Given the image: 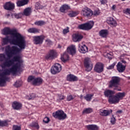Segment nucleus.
<instances>
[{"mask_svg":"<svg viewBox=\"0 0 130 130\" xmlns=\"http://www.w3.org/2000/svg\"><path fill=\"white\" fill-rule=\"evenodd\" d=\"M3 43L4 45H7L9 43L10 44L15 45L12 46L8 45L6 46V53L9 58H11L13 55L19 54L22 50L25 49L26 46V41L24 37H13L12 39H10L9 36H6V37L3 38Z\"/></svg>","mask_w":130,"mask_h":130,"instance_id":"1","label":"nucleus"},{"mask_svg":"<svg viewBox=\"0 0 130 130\" xmlns=\"http://www.w3.org/2000/svg\"><path fill=\"white\" fill-rule=\"evenodd\" d=\"M7 60V58L5 54H0V61H6L1 65V67L3 69H5L6 67L9 68L11 66L12 68L14 66L18 64V68H17V73L18 70L21 68V63L23 62V60H21V57L20 56H14L11 60Z\"/></svg>","mask_w":130,"mask_h":130,"instance_id":"2","label":"nucleus"},{"mask_svg":"<svg viewBox=\"0 0 130 130\" xmlns=\"http://www.w3.org/2000/svg\"><path fill=\"white\" fill-rule=\"evenodd\" d=\"M18 68L19 65L15 64V65L12 66L11 68H6V69L2 70L3 72L0 73V86L3 87L5 86L7 78L8 77L7 76H9L11 74L13 76L16 75Z\"/></svg>","mask_w":130,"mask_h":130,"instance_id":"3","label":"nucleus"},{"mask_svg":"<svg viewBox=\"0 0 130 130\" xmlns=\"http://www.w3.org/2000/svg\"><path fill=\"white\" fill-rule=\"evenodd\" d=\"M120 79L118 76H113L111 80L109 82V87L113 88L114 90L121 91V88H119Z\"/></svg>","mask_w":130,"mask_h":130,"instance_id":"4","label":"nucleus"},{"mask_svg":"<svg viewBox=\"0 0 130 130\" xmlns=\"http://www.w3.org/2000/svg\"><path fill=\"white\" fill-rule=\"evenodd\" d=\"M3 35H11L13 37H24L21 34L17 32L15 28L11 29L10 27H6L3 30Z\"/></svg>","mask_w":130,"mask_h":130,"instance_id":"5","label":"nucleus"},{"mask_svg":"<svg viewBox=\"0 0 130 130\" xmlns=\"http://www.w3.org/2000/svg\"><path fill=\"white\" fill-rule=\"evenodd\" d=\"M27 82L31 83L34 86H40L43 82L41 77H35V76H29L27 78Z\"/></svg>","mask_w":130,"mask_h":130,"instance_id":"6","label":"nucleus"},{"mask_svg":"<svg viewBox=\"0 0 130 130\" xmlns=\"http://www.w3.org/2000/svg\"><path fill=\"white\" fill-rule=\"evenodd\" d=\"M94 26V22L90 21L88 22L81 24L78 25V28L82 30H89L92 29Z\"/></svg>","mask_w":130,"mask_h":130,"instance_id":"7","label":"nucleus"},{"mask_svg":"<svg viewBox=\"0 0 130 130\" xmlns=\"http://www.w3.org/2000/svg\"><path fill=\"white\" fill-rule=\"evenodd\" d=\"M52 116L58 120H64L67 117V114L62 110H58L53 113Z\"/></svg>","mask_w":130,"mask_h":130,"instance_id":"8","label":"nucleus"},{"mask_svg":"<svg viewBox=\"0 0 130 130\" xmlns=\"http://www.w3.org/2000/svg\"><path fill=\"white\" fill-rule=\"evenodd\" d=\"M81 14L85 18H90L93 16V11L88 7H85L81 10Z\"/></svg>","mask_w":130,"mask_h":130,"instance_id":"9","label":"nucleus"},{"mask_svg":"<svg viewBox=\"0 0 130 130\" xmlns=\"http://www.w3.org/2000/svg\"><path fill=\"white\" fill-rule=\"evenodd\" d=\"M62 69L61 65H60L58 63H56L51 68V73L53 75H55L59 73Z\"/></svg>","mask_w":130,"mask_h":130,"instance_id":"10","label":"nucleus"},{"mask_svg":"<svg viewBox=\"0 0 130 130\" xmlns=\"http://www.w3.org/2000/svg\"><path fill=\"white\" fill-rule=\"evenodd\" d=\"M34 39V44L36 45L42 44L43 41L45 39V36L43 35L34 36L32 37Z\"/></svg>","mask_w":130,"mask_h":130,"instance_id":"11","label":"nucleus"},{"mask_svg":"<svg viewBox=\"0 0 130 130\" xmlns=\"http://www.w3.org/2000/svg\"><path fill=\"white\" fill-rule=\"evenodd\" d=\"M57 53L54 50H50L48 54L45 56V59L47 60L54 59L56 57Z\"/></svg>","mask_w":130,"mask_h":130,"instance_id":"12","label":"nucleus"},{"mask_svg":"<svg viewBox=\"0 0 130 130\" xmlns=\"http://www.w3.org/2000/svg\"><path fill=\"white\" fill-rule=\"evenodd\" d=\"M104 70V66L103 63H97L94 67V71L99 74L103 72Z\"/></svg>","mask_w":130,"mask_h":130,"instance_id":"13","label":"nucleus"},{"mask_svg":"<svg viewBox=\"0 0 130 130\" xmlns=\"http://www.w3.org/2000/svg\"><path fill=\"white\" fill-rule=\"evenodd\" d=\"M15 4L11 2H7L4 5V8L7 11H12L15 9Z\"/></svg>","mask_w":130,"mask_h":130,"instance_id":"14","label":"nucleus"},{"mask_svg":"<svg viewBox=\"0 0 130 130\" xmlns=\"http://www.w3.org/2000/svg\"><path fill=\"white\" fill-rule=\"evenodd\" d=\"M84 66L88 70V72L92 70L93 68V65L89 58H85V59H84Z\"/></svg>","mask_w":130,"mask_h":130,"instance_id":"15","label":"nucleus"},{"mask_svg":"<svg viewBox=\"0 0 130 130\" xmlns=\"http://www.w3.org/2000/svg\"><path fill=\"white\" fill-rule=\"evenodd\" d=\"M67 52L73 56L76 53V48L74 45H72L67 48Z\"/></svg>","mask_w":130,"mask_h":130,"instance_id":"16","label":"nucleus"},{"mask_svg":"<svg viewBox=\"0 0 130 130\" xmlns=\"http://www.w3.org/2000/svg\"><path fill=\"white\" fill-rule=\"evenodd\" d=\"M83 38V36L80 34H75L73 35V41L74 42H79Z\"/></svg>","mask_w":130,"mask_h":130,"instance_id":"17","label":"nucleus"},{"mask_svg":"<svg viewBox=\"0 0 130 130\" xmlns=\"http://www.w3.org/2000/svg\"><path fill=\"white\" fill-rule=\"evenodd\" d=\"M78 50L80 53H82L83 54H85L88 51V47L85 44H84L83 45L79 44Z\"/></svg>","mask_w":130,"mask_h":130,"instance_id":"18","label":"nucleus"},{"mask_svg":"<svg viewBox=\"0 0 130 130\" xmlns=\"http://www.w3.org/2000/svg\"><path fill=\"white\" fill-rule=\"evenodd\" d=\"M107 23L112 27L117 26V22L113 17H108L107 19Z\"/></svg>","mask_w":130,"mask_h":130,"instance_id":"19","label":"nucleus"},{"mask_svg":"<svg viewBox=\"0 0 130 130\" xmlns=\"http://www.w3.org/2000/svg\"><path fill=\"white\" fill-rule=\"evenodd\" d=\"M126 65H122L121 62H118L116 65L117 70L119 73H123L126 69Z\"/></svg>","mask_w":130,"mask_h":130,"instance_id":"20","label":"nucleus"},{"mask_svg":"<svg viewBox=\"0 0 130 130\" xmlns=\"http://www.w3.org/2000/svg\"><path fill=\"white\" fill-rule=\"evenodd\" d=\"M108 102L109 103L113 104H116L119 102V100L117 98L116 95H114V94L108 99Z\"/></svg>","mask_w":130,"mask_h":130,"instance_id":"21","label":"nucleus"},{"mask_svg":"<svg viewBox=\"0 0 130 130\" xmlns=\"http://www.w3.org/2000/svg\"><path fill=\"white\" fill-rule=\"evenodd\" d=\"M111 113H112V110H106L101 109L99 111V114L101 116H108Z\"/></svg>","mask_w":130,"mask_h":130,"instance_id":"22","label":"nucleus"},{"mask_svg":"<svg viewBox=\"0 0 130 130\" xmlns=\"http://www.w3.org/2000/svg\"><path fill=\"white\" fill-rule=\"evenodd\" d=\"M22 104L19 102H14L12 103V108L14 110H20L22 108Z\"/></svg>","mask_w":130,"mask_h":130,"instance_id":"23","label":"nucleus"},{"mask_svg":"<svg viewBox=\"0 0 130 130\" xmlns=\"http://www.w3.org/2000/svg\"><path fill=\"white\" fill-rule=\"evenodd\" d=\"M28 2L29 0L18 1L17 2H16V5H17V7H20L27 5Z\"/></svg>","mask_w":130,"mask_h":130,"instance_id":"24","label":"nucleus"},{"mask_svg":"<svg viewBox=\"0 0 130 130\" xmlns=\"http://www.w3.org/2000/svg\"><path fill=\"white\" fill-rule=\"evenodd\" d=\"M67 79L70 82H75L78 80V77H77V76H75V75H73L72 74H69V75H68Z\"/></svg>","mask_w":130,"mask_h":130,"instance_id":"25","label":"nucleus"},{"mask_svg":"<svg viewBox=\"0 0 130 130\" xmlns=\"http://www.w3.org/2000/svg\"><path fill=\"white\" fill-rule=\"evenodd\" d=\"M114 94L115 92L112 90H107L104 91V95L105 97L109 98V99H110Z\"/></svg>","mask_w":130,"mask_h":130,"instance_id":"26","label":"nucleus"},{"mask_svg":"<svg viewBox=\"0 0 130 130\" xmlns=\"http://www.w3.org/2000/svg\"><path fill=\"white\" fill-rule=\"evenodd\" d=\"M69 9H70V7L68 5L64 4L60 7V11L61 13H65L66 11Z\"/></svg>","mask_w":130,"mask_h":130,"instance_id":"27","label":"nucleus"},{"mask_svg":"<svg viewBox=\"0 0 130 130\" xmlns=\"http://www.w3.org/2000/svg\"><path fill=\"white\" fill-rule=\"evenodd\" d=\"M40 30L36 27H31L27 29V31L31 34H38L40 32Z\"/></svg>","mask_w":130,"mask_h":130,"instance_id":"28","label":"nucleus"},{"mask_svg":"<svg viewBox=\"0 0 130 130\" xmlns=\"http://www.w3.org/2000/svg\"><path fill=\"white\" fill-rule=\"evenodd\" d=\"M69 58V55L68 54L67 52H65L61 56L60 59L63 62H66Z\"/></svg>","mask_w":130,"mask_h":130,"instance_id":"29","label":"nucleus"},{"mask_svg":"<svg viewBox=\"0 0 130 130\" xmlns=\"http://www.w3.org/2000/svg\"><path fill=\"white\" fill-rule=\"evenodd\" d=\"M86 128L88 130H99V127L98 125L91 124L86 126Z\"/></svg>","mask_w":130,"mask_h":130,"instance_id":"30","label":"nucleus"},{"mask_svg":"<svg viewBox=\"0 0 130 130\" xmlns=\"http://www.w3.org/2000/svg\"><path fill=\"white\" fill-rule=\"evenodd\" d=\"M93 96H94L93 94H87L85 96H84V99L85 100H86L87 102H91Z\"/></svg>","mask_w":130,"mask_h":130,"instance_id":"31","label":"nucleus"},{"mask_svg":"<svg viewBox=\"0 0 130 130\" xmlns=\"http://www.w3.org/2000/svg\"><path fill=\"white\" fill-rule=\"evenodd\" d=\"M32 11L31 8H26L24 9V11H23V14L26 16H28L31 14Z\"/></svg>","mask_w":130,"mask_h":130,"instance_id":"32","label":"nucleus"},{"mask_svg":"<svg viewBox=\"0 0 130 130\" xmlns=\"http://www.w3.org/2000/svg\"><path fill=\"white\" fill-rule=\"evenodd\" d=\"M108 32L107 29H102L100 32V35L102 37L106 38L108 35Z\"/></svg>","mask_w":130,"mask_h":130,"instance_id":"33","label":"nucleus"},{"mask_svg":"<svg viewBox=\"0 0 130 130\" xmlns=\"http://www.w3.org/2000/svg\"><path fill=\"white\" fill-rule=\"evenodd\" d=\"M46 24V22L44 20H38L35 22V25L42 26Z\"/></svg>","mask_w":130,"mask_h":130,"instance_id":"34","label":"nucleus"},{"mask_svg":"<svg viewBox=\"0 0 130 130\" xmlns=\"http://www.w3.org/2000/svg\"><path fill=\"white\" fill-rule=\"evenodd\" d=\"M93 112V109L90 108H85L82 111V114H88Z\"/></svg>","mask_w":130,"mask_h":130,"instance_id":"35","label":"nucleus"},{"mask_svg":"<svg viewBox=\"0 0 130 130\" xmlns=\"http://www.w3.org/2000/svg\"><path fill=\"white\" fill-rule=\"evenodd\" d=\"M116 96L117 98L119 99V101H120V100H122L125 96V92H119L116 94Z\"/></svg>","mask_w":130,"mask_h":130,"instance_id":"36","label":"nucleus"},{"mask_svg":"<svg viewBox=\"0 0 130 130\" xmlns=\"http://www.w3.org/2000/svg\"><path fill=\"white\" fill-rule=\"evenodd\" d=\"M11 16H12V18H15L16 19H20L22 17V14L21 13H13L11 14Z\"/></svg>","mask_w":130,"mask_h":130,"instance_id":"37","label":"nucleus"},{"mask_svg":"<svg viewBox=\"0 0 130 130\" xmlns=\"http://www.w3.org/2000/svg\"><path fill=\"white\" fill-rule=\"evenodd\" d=\"M78 12L76 11H71L69 14L68 15L70 17H76L78 15Z\"/></svg>","mask_w":130,"mask_h":130,"instance_id":"38","label":"nucleus"},{"mask_svg":"<svg viewBox=\"0 0 130 130\" xmlns=\"http://www.w3.org/2000/svg\"><path fill=\"white\" fill-rule=\"evenodd\" d=\"M44 8V6L42 5L39 2L36 3V10H41Z\"/></svg>","mask_w":130,"mask_h":130,"instance_id":"39","label":"nucleus"},{"mask_svg":"<svg viewBox=\"0 0 130 130\" xmlns=\"http://www.w3.org/2000/svg\"><path fill=\"white\" fill-rule=\"evenodd\" d=\"M8 125V121L7 120L1 121L0 120V126H6Z\"/></svg>","mask_w":130,"mask_h":130,"instance_id":"40","label":"nucleus"},{"mask_svg":"<svg viewBox=\"0 0 130 130\" xmlns=\"http://www.w3.org/2000/svg\"><path fill=\"white\" fill-rule=\"evenodd\" d=\"M36 97V95L34 93H31L29 96H26V99L28 100H34Z\"/></svg>","mask_w":130,"mask_h":130,"instance_id":"41","label":"nucleus"},{"mask_svg":"<svg viewBox=\"0 0 130 130\" xmlns=\"http://www.w3.org/2000/svg\"><path fill=\"white\" fill-rule=\"evenodd\" d=\"M57 96H58V98L59 99L57 100V102H59V100L60 101L63 100L66 98V96L61 94H58Z\"/></svg>","mask_w":130,"mask_h":130,"instance_id":"42","label":"nucleus"},{"mask_svg":"<svg viewBox=\"0 0 130 130\" xmlns=\"http://www.w3.org/2000/svg\"><path fill=\"white\" fill-rule=\"evenodd\" d=\"M30 126L31 127H35L37 128V129L39 128V125H38V123L37 122H32L31 124H30Z\"/></svg>","mask_w":130,"mask_h":130,"instance_id":"43","label":"nucleus"},{"mask_svg":"<svg viewBox=\"0 0 130 130\" xmlns=\"http://www.w3.org/2000/svg\"><path fill=\"white\" fill-rule=\"evenodd\" d=\"M21 85H22V82H21V81H16V82L14 83V86L15 87H20Z\"/></svg>","mask_w":130,"mask_h":130,"instance_id":"44","label":"nucleus"},{"mask_svg":"<svg viewBox=\"0 0 130 130\" xmlns=\"http://www.w3.org/2000/svg\"><path fill=\"white\" fill-rule=\"evenodd\" d=\"M123 13L126 15H130V9L127 8L124 10Z\"/></svg>","mask_w":130,"mask_h":130,"instance_id":"45","label":"nucleus"},{"mask_svg":"<svg viewBox=\"0 0 130 130\" xmlns=\"http://www.w3.org/2000/svg\"><path fill=\"white\" fill-rule=\"evenodd\" d=\"M116 64V62H114L111 65H110L109 67L107 68L108 70H112L114 68V67L115 66Z\"/></svg>","mask_w":130,"mask_h":130,"instance_id":"46","label":"nucleus"},{"mask_svg":"<svg viewBox=\"0 0 130 130\" xmlns=\"http://www.w3.org/2000/svg\"><path fill=\"white\" fill-rule=\"evenodd\" d=\"M75 98H74L72 95H68L67 97V100L68 102H70L74 99Z\"/></svg>","mask_w":130,"mask_h":130,"instance_id":"47","label":"nucleus"},{"mask_svg":"<svg viewBox=\"0 0 130 130\" xmlns=\"http://www.w3.org/2000/svg\"><path fill=\"white\" fill-rule=\"evenodd\" d=\"M69 27L68 26H67L66 28L63 29L62 30V32L64 35L68 34L69 32Z\"/></svg>","mask_w":130,"mask_h":130,"instance_id":"48","label":"nucleus"},{"mask_svg":"<svg viewBox=\"0 0 130 130\" xmlns=\"http://www.w3.org/2000/svg\"><path fill=\"white\" fill-rule=\"evenodd\" d=\"M12 130H21V128L20 126L14 125L12 127Z\"/></svg>","mask_w":130,"mask_h":130,"instance_id":"49","label":"nucleus"},{"mask_svg":"<svg viewBox=\"0 0 130 130\" xmlns=\"http://www.w3.org/2000/svg\"><path fill=\"white\" fill-rule=\"evenodd\" d=\"M110 122L111 124H115L116 122V119L114 118V115H112V117L111 118Z\"/></svg>","mask_w":130,"mask_h":130,"instance_id":"50","label":"nucleus"},{"mask_svg":"<svg viewBox=\"0 0 130 130\" xmlns=\"http://www.w3.org/2000/svg\"><path fill=\"white\" fill-rule=\"evenodd\" d=\"M43 121L45 123H48L50 121V119L48 117H46L44 118Z\"/></svg>","mask_w":130,"mask_h":130,"instance_id":"51","label":"nucleus"},{"mask_svg":"<svg viewBox=\"0 0 130 130\" xmlns=\"http://www.w3.org/2000/svg\"><path fill=\"white\" fill-rule=\"evenodd\" d=\"M99 12L97 10H94V11H92V16H96L99 15Z\"/></svg>","mask_w":130,"mask_h":130,"instance_id":"52","label":"nucleus"},{"mask_svg":"<svg viewBox=\"0 0 130 130\" xmlns=\"http://www.w3.org/2000/svg\"><path fill=\"white\" fill-rule=\"evenodd\" d=\"M112 52H110V53H108L107 54V57L108 59H112Z\"/></svg>","mask_w":130,"mask_h":130,"instance_id":"53","label":"nucleus"},{"mask_svg":"<svg viewBox=\"0 0 130 130\" xmlns=\"http://www.w3.org/2000/svg\"><path fill=\"white\" fill-rule=\"evenodd\" d=\"M45 42L46 43L47 45H52V42L49 39H47L45 40Z\"/></svg>","mask_w":130,"mask_h":130,"instance_id":"54","label":"nucleus"},{"mask_svg":"<svg viewBox=\"0 0 130 130\" xmlns=\"http://www.w3.org/2000/svg\"><path fill=\"white\" fill-rule=\"evenodd\" d=\"M101 5H105L107 3V0H101L100 1Z\"/></svg>","mask_w":130,"mask_h":130,"instance_id":"55","label":"nucleus"},{"mask_svg":"<svg viewBox=\"0 0 130 130\" xmlns=\"http://www.w3.org/2000/svg\"><path fill=\"white\" fill-rule=\"evenodd\" d=\"M116 5H113L112 7V10L115 11H116Z\"/></svg>","mask_w":130,"mask_h":130,"instance_id":"56","label":"nucleus"},{"mask_svg":"<svg viewBox=\"0 0 130 130\" xmlns=\"http://www.w3.org/2000/svg\"><path fill=\"white\" fill-rule=\"evenodd\" d=\"M121 62H122V63H124V64L127 63V62L125 61V60H121Z\"/></svg>","mask_w":130,"mask_h":130,"instance_id":"57","label":"nucleus"},{"mask_svg":"<svg viewBox=\"0 0 130 130\" xmlns=\"http://www.w3.org/2000/svg\"><path fill=\"white\" fill-rule=\"evenodd\" d=\"M123 111L122 110H118V111L116 112V113L118 114H121L122 113Z\"/></svg>","mask_w":130,"mask_h":130,"instance_id":"58","label":"nucleus"},{"mask_svg":"<svg viewBox=\"0 0 130 130\" xmlns=\"http://www.w3.org/2000/svg\"><path fill=\"white\" fill-rule=\"evenodd\" d=\"M83 98V95H81L80 96V99L82 100Z\"/></svg>","mask_w":130,"mask_h":130,"instance_id":"59","label":"nucleus"},{"mask_svg":"<svg viewBox=\"0 0 130 130\" xmlns=\"http://www.w3.org/2000/svg\"><path fill=\"white\" fill-rule=\"evenodd\" d=\"M10 16V14H7V17H9Z\"/></svg>","mask_w":130,"mask_h":130,"instance_id":"60","label":"nucleus"},{"mask_svg":"<svg viewBox=\"0 0 130 130\" xmlns=\"http://www.w3.org/2000/svg\"><path fill=\"white\" fill-rule=\"evenodd\" d=\"M125 0H122V1H125Z\"/></svg>","mask_w":130,"mask_h":130,"instance_id":"61","label":"nucleus"},{"mask_svg":"<svg viewBox=\"0 0 130 130\" xmlns=\"http://www.w3.org/2000/svg\"><path fill=\"white\" fill-rule=\"evenodd\" d=\"M26 130H27V129H26Z\"/></svg>","mask_w":130,"mask_h":130,"instance_id":"62","label":"nucleus"}]
</instances>
